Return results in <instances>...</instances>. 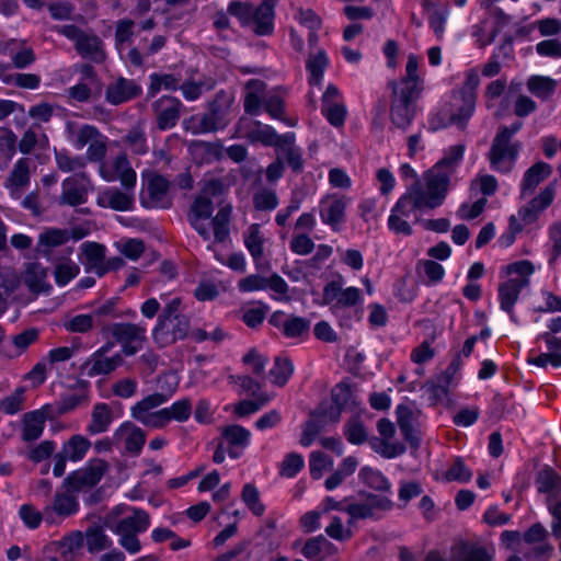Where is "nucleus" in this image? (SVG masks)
<instances>
[{
    "instance_id": "8",
    "label": "nucleus",
    "mask_w": 561,
    "mask_h": 561,
    "mask_svg": "<svg viewBox=\"0 0 561 561\" xmlns=\"http://www.w3.org/2000/svg\"><path fill=\"white\" fill-rule=\"evenodd\" d=\"M113 533H144L150 525L149 516L142 510L129 505H118L106 519Z\"/></svg>"
},
{
    "instance_id": "60",
    "label": "nucleus",
    "mask_w": 561,
    "mask_h": 561,
    "mask_svg": "<svg viewBox=\"0 0 561 561\" xmlns=\"http://www.w3.org/2000/svg\"><path fill=\"white\" fill-rule=\"evenodd\" d=\"M485 204H486L485 198H479L474 202L462 203L459 206L456 215L459 219H463V220L473 219V218L478 217L483 211Z\"/></svg>"
},
{
    "instance_id": "11",
    "label": "nucleus",
    "mask_w": 561,
    "mask_h": 561,
    "mask_svg": "<svg viewBox=\"0 0 561 561\" xmlns=\"http://www.w3.org/2000/svg\"><path fill=\"white\" fill-rule=\"evenodd\" d=\"M100 175L106 182L119 181L128 191L134 188L137 180L136 172L130 167L125 156H119L113 160L104 161L100 164Z\"/></svg>"
},
{
    "instance_id": "47",
    "label": "nucleus",
    "mask_w": 561,
    "mask_h": 561,
    "mask_svg": "<svg viewBox=\"0 0 561 561\" xmlns=\"http://www.w3.org/2000/svg\"><path fill=\"white\" fill-rule=\"evenodd\" d=\"M215 114L203 116L195 115L184 123L185 128L193 134L216 131L225 127L226 122L215 123Z\"/></svg>"
},
{
    "instance_id": "4",
    "label": "nucleus",
    "mask_w": 561,
    "mask_h": 561,
    "mask_svg": "<svg viewBox=\"0 0 561 561\" xmlns=\"http://www.w3.org/2000/svg\"><path fill=\"white\" fill-rule=\"evenodd\" d=\"M476 107V93L455 91L444 101L442 107L430 117L432 130H439L450 125L462 127L472 116Z\"/></svg>"
},
{
    "instance_id": "9",
    "label": "nucleus",
    "mask_w": 561,
    "mask_h": 561,
    "mask_svg": "<svg viewBox=\"0 0 561 561\" xmlns=\"http://www.w3.org/2000/svg\"><path fill=\"white\" fill-rule=\"evenodd\" d=\"M419 210L411 201V193H403L394 203L387 220L388 228L396 234L411 236L413 232L410 218Z\"/></svg>"
},
{
    "instance_id": "56",
    "label": "nucleus",
    "mask_w": 561,
    "mask_h": 561,
    "mask_svg": "<svg viewBox=\"0 0 561 561\" xmlns=\"http://www.w3.org/2000/svg\"><path fill=\"white\" fill-rule=\"evenodd\" d=\"M305 466V459L300 454L290 453L282 461L279 472L283 477H295Z\"/></svg>"
},
{
    "instance_id": "2",
    "label": "nucleus",
    "mask_w": 561,
    "mask_h": 561,
    "mask_svg": "<svg viewBox=\"0 0 561 561\" xmlns=\"http://www.w3.org/2000/svg\"><path fill=\"white\" fill-rule=\"evenodd\" d=\"M540 268L529 260H517L500 267L497 299L502 310L512 312L520 293L530 284L531 276Z\"/></svg>"
},
{
    "instance_id": "62",
    "label": "nucleus",
    "mask_w": 561,
    "mask_h": 561,
    "mask_svg": "<svg viewBox=\"0 0 561 561\" xmlns=\"http://www.w3.org/2000/svg\"><path fill=\"white\" fill-rule=\"evenodd\" d=\"M539 340H543L547 347V353L550 354L553 360V367H561V339L554 336L551 333H541L538 336Z\"/></svg>"
},
{
    "instance_id": "19",
    "label": "nucleus",
    "mask_w": 561,
    "mask_h": 561,
    "mask_svg": "<svg viewBox=\"0 0 561 561\" xmlns=\"http://www.w3.org/2000/svg\"><path fill=\"white\" fill-rule=\"evenodd\" d=\"M78 501L70 494H57L53 504L44 508V520L49 525L59 524L64 518L77 513Z\"/></svg>"
},
{
    "instance_id": "50",
    "label": "nucleus",
    "mask_w": 561,
    "mask_h": 561,
    "mask_svg": "<svg viewBox=\"0 0 561 561\" xmlns=\"http://www.w3.org/2000/svg\"><path fill=\"white\" fill-rule=\"evenodd\" d=\"M540 215L541 214L534 209L530 204H527L518 211L516 217H511V230H514V232H519L528 227H531L537 222Z\"/></svg>"
},
{
    "instance_id": "31",
    "label": "nucleus",
    "mask_w": 561,
    "mask_h": 561,
    "mask_svg": "<svg viewBox=\"0 0 561 561\" xmlns=\"http://www.w3.org/2000/svg\"><path fill=\"white\" fill-rule=\"evenodd\" d=\"M98 204L101 207L112 208L119 211L129 210L134 204V197L128 192H119L116 188H106L100 192Z\"/></svg>"
},
{
    "instance_id": "64",
    "label": "nucleus",
    "mask_w": 561,
    "mask_h": 561,
    "mask_svg": "<svg viewBox=\"0 0 561 561\" xmlns=\"http://www.w3.org/2000/svg\"><path fill=\"white\" fill-rule=\"evenodd\" d=\"M45 279L46 272L42 266L34 264L27 268L25 283L32 290H42L44 288Z\"/></svg>"
},
{
    "instance_id": "20",
    "label": "nucleus",
    "mask_w": 561,
    "mask_h": 561,
    "mask_svg": "<svg viewBox=\"0 0 561 561\" xmlns=\"http://www.w3.org/2000/svg\"><path fill=\"white\" fill-rule=\"evenodd\" d=\"M270 323L288 339L301 337L309 330V322L306 319L288 316L283 311H275L270 318Z\"/></svg>"
},
{
    "instance_id": "18",
    "label": "nucleus",
    "mask_w": 561,
    "mask_h": 561,
    "mask_svg": "<svg viewBox=\"0 0 561 561\" xmlns=\"http://www.w3.org/2000/svg\"><path fill=\"white\" fill-rule=\"evenodd\" d=\"M111 332L122 343L125 354L133 355L141 348L146 329L136 324H115Z\"/></svg>"
},
{
    "instance_id": "21",
    "label": "nucleus",
    "mask_w": 561,
    "mask_h": 561,
    "mask_svg": "<svg viewBox=\"0 0 561 561\" xmlns=\"http://www.w3.org/2000/svg\"><path fill=\"white\" fill-rule=\"evenodd\" d=\"M238 133L242 137L249 138L251 141H260L267 146H279V137L275 130L268 126L263 125L260 122H248L241 119L238 125Z\"/></svg>"
},
{
    "instance_id": "14",
    "label": "nucleus",
    "mask_w": 561,
    "mask_h": 561,
    "mask_svg": "<svg viewBox=\"0 0 561 561\" xmlns=\"http://www.w3.org/2000/svg\"><path fill=\"white\" fill-rule=\"evenodd\" d=\"M56 31L67 38L75 41L76 48L83 57L101 61L104 58L101 42L96 36L82 34L76 26L66 25Z\"/></svg>"
},
{
    "instance_id": "12",
    "label": "nucleus",
    "mask_w": 561,
    "mask_h": 561,
    "mask_svg": "<svg viewBox=\"0 0 561 561\" xmlns=\"http://www.w3.org/2000/svg\"><path fill=\"white\" fill-rule=\"evenodd\" d=\"M420 92L393 88V100L391 105V119L394 125L405 128L412 121L415 113V100Z\"/></svg>"
},
{
    "instance_id": "49",
    "label": "nucleus",
    "mask_w": 561,
    "mask_h": 561,
    "mask_svg": "<svg viewBox=\"0 0 561 561\" xmlns=\"http://www.w3.org/2000/svg\"><path fill=\"white\" fill-rule=\"evenodd\" d=\"M557 82L545 76H533L527 81V88L530 93L537 98L547 99L556 90Z\"/></svg>"
},
{
    "instance_id": "63",
    "label": "nucleus",
    "mask_w": 561,
    "mask_h": 561,
    "mask_svg": "<svg viewBox=\"0 0 561 561\" xmlns=\"http://www.w3.org/2000/svg\"><path fill=\"white\" fill-rule=\"evenodd\" d=\"M556 196V184L551 183L545 187L536 197H534L528 204L531 205L539 214L551 205Z\"/></svg>"
},
{
    "instance_id": "1",
    "label": "nucleus",
    "mask_w": 561,
    "mask_h": 561,
    "mask_svg": "<svg viewBox=\"0 0 561 561\" xmlns=\"http://www.w3.org/2000/svg\"><path fill=\"white\" fill-rule=\"evenodd\" d=\"M221 186L217 181H213L205 185L202 193L195 198L190 213L188 220L192 227L205 240L214 239L217 242H224L229 234L228 221L230 209L221 208L215 217H211L214 211V201H218V194Z\"/></svg>"
},
{
    "instance_id": "51",
    "label": "nucleus",
    "mask_w": 561,
    "mask_h": 561,
    "mask_svg": "<svg viewBox=\"0 0 561 561\" xmlns=\"http://www.w3.org/2000/svg\"><path fill=\"white\" fill-rule=\"evenodd\" d=\"M222 436L225 440L234 448L244 449L251 439L250 432L240 425H230L224 428Z\"/></svg>"
},
{
    "instance_id": "55",
    "label": "nucleus",
    "mask_w": 561,
    "mask_h": 561,
    "mask_svg": "<svg viewBox=\"0 0 561 561\" xmlns=\"http://www.w3.org/2000/svg\"><path fill=\"white\" fill-rule=\"evenodd\" d=\"M169 421L185 422L192 414V403L188 399H181L165 408Z\"/></svg>"
},
{
    "instance_id": "6",
    "label": "nucleus",
    "mask_w": 561,
    "mask_h": 561,
    "mask_svg": "<svg viewBox=\"0 0 561 561\" xmlns=\"http://www.w3.org/2000/svg\"><path fill=\"white\" fill-rule=\"evenodd\" d=\"M522 123H515L511 127H503L496 134L489 159L491 167L500 172H508L517 160L520 144L512 141V137L520 129Z\"/></svg>"
},
{
    "instance_id": "7",
    "label": "nucleus",
    "mask_w": 561,
    "mask_h": 561,
    "mask_svg": "<svg viewBox=\"0 0 561 561\" xmlns=\"http://www.w3.org/2000/svg\"><path fill=\"white\" fill-rule=\"evenodd\" d=\"M274 0H263V3L253 9L251 4L232 2L229 5V12L241 21V23L251 25L255 33L260 35L270 34L274 27Z\"/></svg>"
},
{
    "instance_id": "39",
    "label": "nucleus",
    "mask_w": 561,
    "mask_h": 561,
    "mask_svg": "<svg viewBox=\"0 0 561 561\" xmlns=\"http://www.w3.org/2000/svg\"><path fill=\"white\" fill-rule=\"evenodd\" d=\"M328 65L329 58L324 50L319 49L309 55L306 67L309 73V84L311 87L320 85Z\"/></svg>"
},
{
    "instance_id": "40",
    "label": "nucleus",
    "mask_w": 561,
    "mask_h": 561,
    "mask_svg": "<svg viewBox=\"0 0 561 561\" xmlns=\"http://www.w3.org/2000/svg\"><path fill=\"white\" fill-rule=\"evenodd\" d=\"M91 447V443L82 435H73L64 443L61 453L68 460L78 462L82 460Z\"/></svg>"
},
{
    "instance_id": "27",
    "label": "nucleus",
    "mask_w": 561,
    "mask_h": 561,
    "mask_svg": "<svg viewBox=\"0 0 561 561\" xmlns=\"http://www.w3.org/2000/svg\"><path fill=\"white\" fill-rule=\"evenodd\" d=\"M179 100L173 98H161L156 104L157 121L160 129L165 130L175 126L180 117Z\"/></svg>"
},
{
    "instance_id": "25",
    "label": "nucleus",
    "mask_w": 561,
    "mask_h": 561,
    "mask_svg": "<svg viewBox=\"0 0 561 561\" xmlns=\"http://www.w3.org/2000/svg\"><path fill=\"white\" fill-rule=\"evenodd\" d=\"M465 153V147L462 145L450 146L444 153L443 158L430 169L437 175L446 176L447 182L450 183L451 175L459 167Z\"/></svg>"
},
{
    "instance_id": "44",
    "label": "nucleus",
    "mask_w": 561,
    "mask_h": 561,
    "mask_svg": "<svg viewBox=\"0 0 561 561\" xmlns=\"http://www.w3.org/2000/svg\"><path fill=\"white\" fill-rule=\"evenodd\" d=\"M167 398L162 393L147 396L131 408V416L140 422L141 415H153L158 407L163 404Z\"/></svg>"
},
{
    "instance_id": "5",
    "label": "nucleus",
    "mask_w": 561,
    "mask_h": 561,
    "mask_svg": "<svg viewBox=\"0 0 561 561\" xmlns=\"http://www.w3.org/2000/svg\"><path fill=\"white\" fill-rule=\"evenodd\" d=\"M422 181H415L407 187L404 193H411L414 206L422 209H433L440 206L447 195L449 182L446 176H440L427 170L423 173Z\"/></svg>"
},
{
    "instance_id": "48",
    "label": "nucleus",
    "mask_w": 561,
    "mask_h": 561,
    "mask_svg": "<svg viewBox=\"0 0 561 561\" xmlns=\"http://www.w3.org/2000/svg\"><path fill=\"white\" fill-rule=\"evenodd\" d=\"M552 172L551 165L545 162L534 164L525 174L523 192L533 191L539 183L547 179Z\"/></svg>"
},
{
    "instance_id": "54",
    "label": "nucleus",
    "mask_w": 561,
    "mask_h": 561,
    "mask_svg": "<svg viewBox=\"0 0 561 561\" xmlns=\"http://www.w3.org/2000/svg\"><path fill=\"white\" fill-rule=\"evenodd\" d=\"M267 310L262 302L250 304L243 309L242 320L249 328H256L264 321Z\"/></svg>"
},
{
    "instance_id": "42",
    "label": "nucleus",
    "mask_w": 561,
    "mask_h": 561,
    "mask_svg": "<svg viewBox=\"0 0 561 561\" xmlns=\"http://www.w3.org/2000/svg\"><path fill=\"white\" fill-rule=\"evenodd\" d=\"M28 163L25 159H20L7 183L8 188L13 197H19V191L28 183Z\"/></svg>"
},
{
    "instance_id": "3",
    "label": "nucleus",
    "mask_w": 561,
    "mask_h": 561,
    "mask_svg": "<svg viewBox=\"0 0 561 561\" xmlns=\"http://www.w3.org/2000/svg\"><path fill=\"white\" fill-rule=\"evenodd\" d=\"M360 480L368 486L380 491L379 495H367L365 503L350 504L348 514L352 518H365L376 516L392 507L391 484L388 479L378 470L364 467L359 471Z\"/></svg>"
},
{
    "instance_id": "24",
    "label": "nucleus",
    "mask_w": 561,
    "mask_h": 561,
    "mask_svg": "<svg viewBox=\"0 0 561 561\" xmlns=\"http://www.w3.org/2000/svg\"><path fill=\"white\" fill-rule=\"evenodd\" d=\"M90 182L84 175H73L62 183L61 199L71 206L85 202Z\"/></svg>"
},
{
    "instance_id": "36",
    "label": "nucleus",
    "mask_w": 561,
    "mask_h": 561,
    "mask_svg": "<svg viewBox=\"0 0 561 561\" xmlns=\"http://www.w3.org/2000/svg\"><path fill=\"white\" fill-rule=\"evenodd\" d=\"M140 88L133 81L119 79L108 87L106 99L113 104H121L137 95Z\"/></svg>"
},
{
    "instance_id": "26",
    "label": "nucleus",
    "mask_w": 561,
    "mask_h": 561,
    "mask_svg": "<svg viewBox=\"0 0 561 561\" xmlns=\"http://www.w3.org/2000/svg\"><path fill=\"white\" fill-rule=\"evenodd\" d=\"M267 241L268 238L257 224L250 225L243 232V243L256 266H259L263 257L264 248Z\"/></svg>"
},
{
    "instance_id": "22",
    "label": "nucleus",
    "mask_w": 561,
    "mask_h": 561,
    "mask_svg": "<svg viewBox=\"0 0 561 561\" xmlns=\"http://www.w3.org/2000/svg\"><path fill=\"white\" fill-rule=\"evenodd\" d=\"M144 432L130 422H124L114 433L115 444L129 453H139L145 444Z\"/></svg>"
},
{
    "instance_id": "17",
    "label": "nucleus",
    "mask_w": 561,
    "mask_h": 561,
    "mask_svg": "<svg viewBox=\"0 0 561 561\" xmlns=\"http://www.w3.org/2000/svg\"><path fill=\"white\" fill-rule=\"evenodd\" d=\"M377 427L381 438L373 442L375 451L386 458H394L401 455L404 451V446L399 442L392 440L396 433L393 423L382 419L378 422Z\"/></svg>"
},
{
    "instance_id": "38",
    "label": "nucleus",
    "mask_w": 561,
    "mask_h": 561,
    "mask_svg": "<svg viewBox=\"0 0 561 561\" xmlns=\"http://www.w3.org/2000/svg\"><path fill=\"white\" fill-rule=\"evenodd\" d=\"M98 129L90 125L77 126L73 123L67 124V138L71 146L81 150L87 147L93 139Z\"/></svg>"
},
{
    "instance_id": "37",
    "label": "nucleus",
    "mask_w": 561,
    "mask_h": 561,
    "mask_svg": "<svg viewBox=\"0 0 561 561\" xmlns=\"http://www.w3.org/2000/svg\"><path fill=\"white\" fill-rule=\"evenodd\" d=\"M327 422L331 421L328 419V413L322 409L312 413L310 420L302 426L299 444L309 447Z\"/></svg>"
},
{
    "instance_id": "35",
    "label": "nucleus",
    "mask_w": 561,
    "mask_h": 561,
    "mask_svg": "<svg viewBox=\"0 0 561 561\" xmlns=\"http://www.w3.org/2000/svg\"><path fill=\"white\" fill-rule=\"evenodd\" d=\"M46 419V409L35 410L26 413L23 419V438L25 440L37 439L44 431Z\"/></svg>"
},
{
    "instance_id": "52",
    "label": "nucleus",
    "mask_w": 561,
    "mask_h": 561,
    "mask_svg": "<svg viewBox=\"0 0 561 561\" xmlns=\"http://www.w3.org/2000/svg\"><path fill=\"white\" fill-rule=\"evenodd\" d=\"M334 461L333 459L321 453V451H312L310 454L309 459V468H310V476L312 479H320L323 477L325 472L331 470L333 468Z\"/></svg>"
},
{
    "instance_id": "15",
    "label": "nucleus",
    "mask_w": 561,
    "mask_h": 561,
    "mask_svg": "<svg viewBox=\"0 0 561 561\" xmlns=\"http://www.w3.org/2000/svg\"><path fill=\"white\" fill-rule=\"evenodd\" d=\"M168 181L157 174L144 176V184L141 190V202L146 207L164 208L169 205L168 199Z\"/></svg>"
},
{
    "instance_id": "46",
    "label": "nucleus",
    "mask_w": 561,
    "mask_h": 561,
    "mask_svg": "<svg viewBox=\"0 0 561 561\" xmlns=\"http://www.w3.org/2000/svg\"><path fill=\"white\" fill-rule=\"evenodd\" d=\"M264 84L260 80H251L247 84V93L244 98L245 112L251 115H257L261 110V94Z\"/></svg>"
},
{
    "instance_id": "57",
    "label": "nucleus",
    "mask_w": 561,
    "mask_h": 561,
    "mask_svg": "<svg viewBox=\"0 0 561 561\" xmlns=\"http://www.w3.org/2000/svg\"><path fill=\"white\" fill-rule=\"evenodd\" d=\"M215 259L222 265L231 268L232 271L243 273L247 268L245 256L241 252H233L229 255H224L214 249Z\"/></svg>"
},
{
    "instance_id": "59",
    "label": "nucleus",
    "mask_w": 561,
    "mask_h": 561,
    "mask_svg": "<svg viewBox=\"0 0 561 561\" xmlns=\"http://www.w3.org/2000/svg\"><path fill=\"white\" fill-rule=\"evenodd\" d=\"M117 250L129 260H137L144 252V243L137 239H122L116 243Z\"/></svg>"
},
{
    "instance_id": "45",
    "label": "nucleus",
    "mask_w": 561,
    "mask_h": 561,
    "mask_svg": "<svg viewBox=\"0 0 561 561\" xmlns=\"http://www.w3.org/2000/svg\"><path fill=\"white\" fill-rule=\"evenodd\" d=\"M420 60L415 55H410L408 57L407 66H405V77L400 82H398L394 87L420 92V77L417 73Z\"/></svg>"
},
{
    "instance_id": "30",
    "label": "nucleus",
    "mask_w": 561,
    "mask_h": 561,
    "mask_svg": "<svg viewBox=\"0 0 561 561\" xmlns=\"http://www.w3.org/2000/svg\"><path fill=\"white\" fill-rule=\"evenodd\" d=\"M80 249L81 261L89 270L93 271L96 275L102 276L107 271L104 263V247L94 242H85L81 244Z\"/></svg>"
},
{
    "instance_id": "29",
    "label": "nucleus",
    "mask_w": 561,
    "mask_h": 561,
    "mask_svg": "<svg viewBox=\"0 0 561 561\" xmlns=\"http://www.w3.org/2000/svg\"><path fill=\"white\" fill-rule=\"evenodd\" d=\"M161 299L164 301L165 306L162 311V314L159 318L158 324L153 330V336L158 343H167L168 339H162L161 335L165 331H169V327L178 316V312L181 307V299L179 297L169 298L167 295H161Z\"/></svg>"
},
{
    "instance_id": "16",
    "label": "nucleus",
    "mask_w": 561,
    "mask_h": 561,
    "mask_svg": "<svg viewBox=\"0 0 561 561\" xmlns=\"http://www.w3.org/2000/svg\"><path fill=\"white\" fill-rule=\"evenodd\" d=\"M106 463L103 460H91L85 467L76 470L66 479V485L71 491L95 485L103 477Z\"/></svg>"
},
{
    "instance_id": "32",
    "label": "nucleus",
    "mask_w": 561,
    "mask_h": 561,
    "mask_svg": "<svg viewBox=\"0 0 561 561\" xmlns=\"http://www.w3.org/2000/svg\"><path fill=\"white\" fill-rule=\"evenodd\" d=\"M119 363L121 357L118 355L110 357L104 354V351H99L85 363L84 371L88 376L105 375L116 369Z\"/></svg>"
},
{
    "instance_id": "58",
    "label": "nucleus",
    "mask_w": 561,
    "mask_h": 561,
    "mask_svg": "<svg viewBox=\"0 0 561 561\" xmlns=\"http://www.w3.org/2000/svg\"><path fill=\"white\" fill-rule=\"evenodd\" d=\"M242 501L253 514L260 516L264 513V505L260 501L259 491L253 485H244Z\"/></svg>"
},
{
    "instance_id": "43",
    "label": "nucleus",
    "mask_w": 561,
    "mask_h": 561,
    "mask_svg": "<svg viewBox=\"0 0 561 561\" xmlns=\"http://www.w3.org/2000/svg\"><path fill=\"white\" fill-rule=\"evenodd\" d=\"M334 552V548L331 542L325 538L319 537L309 540L302 550L305 557L311 560L320 561L331 556Z\"/></svg>"
},
{
    "instance_id": "13",
    "label": "nucleus",
    "mask_w": 561,
    "mask_h": 561,
    "mask_svg": "<svg viewBox=\"0 0 561 561\" xmlns=\"http://www.w3.org/2000/svg\"><path fill=\"white\" fill-rule=\"evenodd\" d=\"M362 301V293L356 287L342 288L341 284L331 282L323 288V304L330 306L333 312L354 307Z\"/></svg>"
},
{
    "instance_id": "33",
    "label": "nucleus",
    "mask_w": 561,
    "mask_h": 561,
    "mask_svg": "<svg viewBox=\"0 0 561 561\" xmlns=\"http://www.w3.org/2000/svg\"><path fill=\"white\" fill-rule=\"evenodd\" d=\"M355 403V398L352 389L346 383H339L332 390V407L328 413L330 421H336L341 412L348 405Z\"/></svg>"
},
{
    "instance_id": "10",
    "label": "nucleus",
    "mask_w": 561,
    "mask_h": 561,
    "mask_svg": "<svg viewBox=\"0 0 561 561\" xmlns=\"http://www.w3.org/2000/svg\"><path fill=\"white\" fill-rule=\"evenodd\" d=\"M351 199L335 193L327 194L319 203L321 221L339 231L345 221V210Z\"/></svg>"
},
{
    "instance_id": "41",
    "label": "nucleus",
    "mask_w": 561,
    "mask_h": 561,
    "mask_svg": "<svg viewBox=\"0 0 561 561\" xmlns=\"http://www.w3.org/2000/svg\"><path fill=\"white\" fill-rule=\"evenodd\" d=\"M113 419L112 409L106 403H98L92 411L88 431L91 434L103 433L110 427Z\"/></svg>"
},
{
    "instance_id": "53",
    "label": "nucleus",
    "mask_w": 561,
    "mask_h": 561,
    "mask_svg": "<svg viewBox=\"0 0 561 561\" xmlns=\"http://www.w3.org/2000/svg\"><path fill=\"white\" fill-rule=\"evenodd\" d=\"M294 373V366L287 358H276L270 370V378L274 385L284 386Z\"/></svg>"
},
{
    "instance_id": "34",
    "label": "nucleus",
    "mask_w": 561,
    "mask_h": 561,
    "mask_svg": "<svg viewBox=\"0 0 561 561\" xmlns=\"http://www.w3.org/2000/svg\"><path fill=\"white\" fill-rule=\"evenodd\" d=\"M83 546L81 533H73L61 541L54 542L51 548L58 553L61 561H75Z\"/></svg>"
},
{
    "instance_id": "61",
    "label": "nucleus",
    "mask_w": 561,
    "mask_h": 561,
    "mask_svg": "<svg viewBox=\"0 0 561 561\" xmlns=\"http://www.w3.org/2000/svg\"><path fill=\"white\" fill-rule=\"evenodd\" d=\"M56 163L62 172H73L85 165V158L70 157L67 152H56Z\"/></svg>"
},
{
    "instance_id": "28",
    "label": "nucleus",
    "mask_w": 561,
    "mask_h": 561,
    "mask_svg": "<svg viewBox=\"0 0 561 561\" xmlns=\"http://www.w3.org/2000/svg\"><path fill=\"white\" fill-rule=\"evenodd\" d=\"M0 55L10 56L16 68H24L35 60L33 50L24 42L16 39L0 42Z\"/></svg>"
},
{
    "instance_id": "23",
    "label": "nucleus",
    "mask_w": 561,
    "mask_h": 561,
    "mask_svg": "<svg viewBox=\"0 0 561 561\" xmlns=\"http://www.w3.org/2000/svg\"><path fill=\"white\" fill-rule=\"evenodd\" d=\"M322 113L334 126H341L344 123L346 110L340 102V92L334 85H329L323 93Z\"/></svg>"
}]
</instances>
